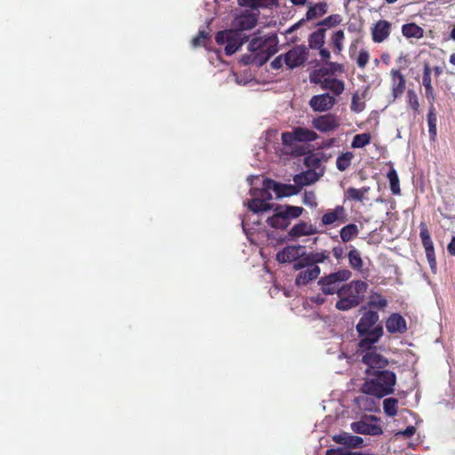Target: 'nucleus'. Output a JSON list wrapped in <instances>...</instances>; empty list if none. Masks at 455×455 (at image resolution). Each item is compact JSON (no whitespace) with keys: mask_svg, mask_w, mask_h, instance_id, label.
<instances>
[{"mask_svg":"<svg viewBox=\"0 0 455 455\" xmlns=\"http://www.w3.org/2000/svg\"><path fill=\"white\" fill-rule=\"evenodd\" d=\"M297 141L296 137L293 135V130L291 132H285L282 133V142L285 146H291Z\"/></svg>","mask_w":455,"mask_h":455,"instance_id":"5fc2aeb1","label":"nucleus"},{"mask_svg":"<svg viewBox=\"0 0 455 455\" xmlns=\"http://www.w3.org/2000/svg\"><path fill=\"white\" fill-rule=\"evenodd\" d=\"M302 202L307 206L315 207L317 205L315 194L313 191H305Z\"/></svg>","mask_w":455,"mask_h":455,"instance_id":"603ef678","label":"nucleus"},{"mask_svg":"<svg viewBox=\"0 0 455 455\" xmlns=\"http://www.w3.org/2000/svg\"><path fill=\"white\" fill-rule=\"evenodd\" d=\"M330 259V251L323 250L320 251L305 252V256L299 262L293 266L294 270H301L307 266H317V264L323 263Z\"/></svg>","mask_w":455,"mask_h":455,"instance_id":"4468645a","label":"nucleus"},{"mask_svg":"<svg viewBox=\"0 0 455 455\" xmlns=\"http://www.w3.org/2000/svg\"><path fill=\"white\" fill-rule=\"evenodd\" d=\"M318 179L319 176L315 171L308 170L306 172H302L299 174H296L293 177V181L296 184V186L299 188L300 191L303 187L315 183V181L318 180Z\"/></svg>","mask_w":455,"mask_h":455,"instance_id":"bb28decb","label":"nucleus"},{"mask_svg":"<svg viewBox=\"0 0 455 455\" xmlns=\"http://www.w3.org/2000/svg\"><path fill=\"white\" fill-rule=\"evenodd\" d=\"M306 249L302 245H288L276 254V260L280 263L293 262V266L305 256Z\"/></svg>","mask_w":455,"mask_h":455,"instance_id":"f8f14e48","label":"nucleus"},{"mask_svg":"<svg viewBox=\"0 0 455 455\" xmlns=\"http://www.w3.org/2000/svg\"><path fill=\"white\" fill-rule=\"evenodd\" d=\"M416 433V427L413 426L407 427L404 430L400 431L397 435H402L404 437H411Z\"/></svg>","mask_w":455,"mask_h":455,"instance_id":"13d9d810","label":"nucleus"},{"mask_svg":"<svg viewBox=\"0 0 455 455\" xmlns=\"http://www.w3.org/2000/svg\"><path fill=\"white\" fill-rule=\"evenodd\" d=\"M308 57V50L305 45H296L284 53V64L293 69L305 64Z\"/></svg>","mask_w":455,"mask_h":455,"instance_id":"1a4fd4ad","label":"nucleus"},{"mask_svg":"<svg viewBox=\"0 0 455 455\" xmlns=\"http://www.w3.org/2000/svg\"><path fill=\"white\" fill-rule=\"evenodd\" d=\"M209 35L204 30L199 31L197 36L193 39L192 44L194 47H198L205 44V41L208 39Z\"/></svg>","mask_w":455,"mask_h":455,"instance_id":"864d4df0","label":"nucleus"},{"mask_svg":"<svg viewBox=\"0 0 455 455\" xmlns=\"http://www.w3.org/2000/svg\"><path fill=\"white\" fill-rule=\"evenodd\" d=\"M317 50H319V55L321 57L322 60L326 61L327 60L330 59L331 52L329 50H327L326 48H323V46H322L321 48H318Z\"/></svg>","mask_w":455,"mask_h":455,"instance_id":"680f3d73","label":"nucleus"},{"mask_svg":"<svg viewBox=\"0 0 455 455\" xmlns=\"http://www.w3.org/2000/svg\"><path fill=\"white\" fill-rule=\"evenodd\" d=\"M271 191L273 190L267 188V179H265L263 180L262 189L259 191V198H252L248 202L247 206L249 210L254 213H259L267 212L269 210H273L275 204L267 202L272 199Z\"/></svg>","mask_w":455,"mask_h":455,"instance_id":"6e6552de","label":"nucleus"},{"mask_svg":"<svg viewBox=\"0 0 455 455\" xmlns=\"http://www.w3.org/2000/svg\"><path fill=\"white\" fill-rule=\"evenodd\" d=\"M312 125L317 131L325 133L337 129L340 125V121L338 116L329 113L314 118Z\"/></svg>","mask_w":455,"mask_h":455,"instance_id":"ddd939ff","label":"nucleus"},{"mask_svg":"<svg viewBox=\"0 0 455 455\" xmlns=\"http://www.w3.org/2000/svg\"><path fill=\"white\" fill-rule=\"evenodd\" d=\"M352 273L350 270L339 269L337 272L321 277L318 283L321 285L323 294L332 295L337 293L339 295V284L350 279Z\"/></svg>","mask_w":455,"mask_h":455,"instance_id":"39448f33","label":"nucleus"},{"mask_svg":"<svg viewBox=\"0 0 455 455\" xmlns=\"http://www.w3.org/2000/svg\"><path fill=\"white\" fill-rule=\"evenodd\" d=\"M347 259H348L349 266L353 269H355L356 271L362 270L363 262V259L361 257V253L357 249L352 248L347 253Z\"/></svg>","mask_w":455,"mask_h":455,"instance_id":"e433bc0d","label":"nucleus"},{"mask_svg":"<svg viewBox=\"0 0 455 455\" xmlns=\"http://www.w3.org/2000/svg\"><path fill=\"white\" fill-rule=\"evenodd\" d=\"M294 5H304L307 0H290Z\"/></svg>","mask_w":455,"mask_h":455,"instance_id":"774afa93","label":"nucleus"},{"mask_svg":"<svg viewBox=\"0 0 455 455\" xmlns=\"http://www.w3.org/2000/svg\"><path fill=\"white\" fill-rule=\"evenodd\" d=\"M358 227L354 223L346 225L339 231L340 238L344 243H347L355 239L358 235Z\"/></svg>","mask_w":455,"mask_h":455,"instance_id":"c9c22d12","label":"nucleus"},{"mask_svg":"<svg viewBox=\"0 0 455 455\" xmlns=\"http://www.w3.org/2000/svg\"><path fill=\"white\" fill-rule=\"evenodd\" d=\"M367 376L368 379L360 388L363 394L380 399L395 392L396 375L394 371L389 370L375 371Z\"/></svg>","mask_w":455,"mask_h":455,"instance_id":"f03ea898","label":"nucleus"},{"mask_svg":"<svg viewBox=\"0 0 455 455\" xmlns=\"http://www.w3.org/2000/svg\"><path fill=\"white\" fill-rule=\"evenodd\" d=\"M432 69L427 62L424 63L422 74V84L425 88V96L429 104L435 103V95L431 79Z\"/></svg>","mask_w":455,"mask_h":455,"instance_id":"4be33fe9","label":"nucleus"},{"mask_svg":"<svg viewBox=\"0 0 455 455\" xmlns=\"http://www.w3.org/2000/svg\"><path fill=\"white\" fill-rule=\"evenodd\" d=\"M387 177L389 180L390 184V189L394 195H400L401 194V188H400V181L399 177L396 172V171L391 167L388 171Z\"/></svg>","mask_w":455,"mask_h":455,"instance_id":"79ce46f5","label":"nucleus"},{"mask_svg":"<svg viewBox=\"0 0 455 455\" xmlns=\"http://www.w3.org/2000/svg\"><path fill=\"white\" fill-rule=\"evenodd\" d=\"M240 6L250 7L253 10L269 8L277 4V0H237Z\"/></svg>","mask_w":455,"mask_h":455,"instance_id":"7c9ffc66","label":"nucleus"},{"mask_svg":"<svg viewBox=\"0 0 455 455\" xmlns=\"http://www.w3.org/2000/svg\"><path fill=\"white\" fill-rule=\"evenodd\" d=\"M322 89L323 90H330L334 94L339 95L343 92L345 89L344 82L338 79V78H324L323 81Z\"/></svg>","mask_w":455,"mask_h":455,"instance_id":"2f4dec72","label":"nucleus"},{"mask_svg":"<svg viewBox=\"0 0 455 455\" xmlns=\"http://www.w3.org/2000/svg\"><path fill=\"white\" fill-rule=\"evenodd\" d=\"M389 59H390V56H389V54H388V53H383V54L381 55V60H382V61H383L384 63H386V64H388Z\"/></svg>","mask_w":455,"mask_h":455,"instance_id":"338daca9","label":"nucleus"},{"mask_svg":"<svg viewBox=\"0 0 455 455\" xmlns=\"http://www.w3.org/2000/svg\"><path fill=\"white\" fill-rule=\"evenodd\" d=\"M332 254L335 259L339 262L345 258V249L341 246H335L332 249Z\"/></svg>","mask_w":455,"mask_h":455,"instance_id":"6e6d98bb","label":"nucleus"},{"mask_svg":"<svg viewBox=\"0 0 455 455\" xmlns=\"http://www.w3.org/2000/svg\"><path fill=\"white\" fill-rule=\"evenodd\" d=\"M347 220V212L342 205H337L334 209L328 210L321 219L323 226H329L334 223H345Z\"/></svg>","mask_w":455,"mask_h":455,"instance_id":"a211bd4d","label":"nucleus"},{"mask_svg":"<svg viewBox=\"0 0 455 455\" xmlns=\"http://www.w3.org/2000/svg\"><path fill=\"white\" fill-rule=\"evenodd\" d=\"M433 71H434L435 76L436 77L440 76V75L443 73V69H442V68H440V67H435V68H433Z\"/></svg>","mask_w":455,"mask_h":455,"instance_id":"69168bd1","label":"nucleus"},{"mask_svg":"<svg viewBox=\"0 0 455 455\" xmlns=\"http://www.w3.org/2000/svg\"><path fill=\"white\" fill-rule=\"evenodd\" d=\"M339 299L336 302V308L342 311L349 310L358 306L357 299H351L346 296H339Z\"/></svg>","mask_w":455,"mask_h":455,"instance_id":"37998d69","label":"nucleus"},{"mask_svg":"<svg viewBox=\"0 0 455 455\" xmlns=\"http://www.w3.org/2000/svg\"><path fill=\"white\" fill-rule=\"evenodd\" d=\"M371 134L370 133H360L356 134L352 140L351 147L353 148H362L371 142Z\"/></svg>","mask_w":455,"mask_h":455,"instance_id":"a18cd8bd","label":"nucleus"},{"mask_svg":"<svg viewBox=\"0 0 455 455\" xmlns=\"http://www.w3.org/2000/svg\"><path fill=\"white\" fill-rule=\"evenodd\" d=\"M361 352L364 353L362 356V362L367 366L365 370L367 375H371L375 371L387 370L388 360L378 353L375 347L373 348L364 349V351Z\"/></svg>","mask_w":455,"mask_h":455,"instance_id":"0eeeda50","label":"nucleus"},{"mask_svg":"<svg viewBox=\"0 0 455 455\" xmlns=\"http://www.w3.org/2000/svg\"><path fill=\"white\" fill-rule=\"evenodd\" d=\"M326 455H350L347 454V451L342 448L338 449H329L326 451Z\"/></svg>","mask_w":455,"mask_h":455,"instance_id":"052dcab7","label":"nucleus"},{"mask_svg":"<svg viewBox=\"0 0 455 455\" xmlns=\"http://www.w3.org/2000/svg\"><path fill=\"white\" fill-rule=\"evenodd\" d=\"M274 214L267 219V223L273 228L285 229L291 220L300 217L305 211L303 207L289 204H275Z\"/></svg>","mask_w":455,"mask_h":455,"instance_id":"20e7f679","label":"nucleus"},{"mask_svg":"<svg viewBox=\"0 0 455 455\" xmlns=\"http://www.w3.org/2000/svg\"><path fill=\"white\" fill-rule=\"evenodd\" d=\"M327 4L318 3L313 6H310L306 13V19L307 20H314L317 17H321L327 12Z\"/></svg>","mask_w":455,"mask_h":455,"instance_id":"4c0bfd02","label":"nucleus"},{"mask_svg":"<svg viewBox=\"0 0 455 455\" xmlns=\"http://www.w3.org/2000/svg\"><path fill=\"white\" fill-rule=\"evenodd\" d=\"M448 252L451 256H455V236H453L447 246Z\"/></svg>","mask_w":455,"mask_h":455,"instance_id":"e2e57ef3","label":"nucleus"},{"mask_svg":"<svg viewBox=\"0 0 455 455\" xmlns=\"http://www.w3.org/2000/svg\"><path fill=\"white\" fill-rule=\"evenodd\" d=\"M369 307L384 309L387 306V300L379 292H372L369 297Z\"/></svg>","mask_w":455,"mask_h":455,"instance_id":"ea45409f","label":"nucleus"},{"mask_svg":"<svg viewBox=\"0 0 455 455\" xmlns=\"http://www.w3.org/2000/svg\"><path fill=\"white\" fill-rule=\"evenodd\" d=\"M215 40L218 44L226 45L225 52L228 56L236 52L244 43L242 34L233 29L218 32Z\"/></svg>","mask_w":455,"mask_h":455,"instance_id":"423d86ee","label":"nucleus"},{"mask_svg":"<svg viewBox=\"0 0 455 455\" xmlns=\"http://www.w3.org/2000/svg\"><path fill=\"white\" fill-rule=\"evenodd\" d=\"M267 188L272 189L277 198L291 196L299 193V188L296 184H282L268 178H267Z\"/></svg>","mask_w":455,"mask_h":455,"instance_id":"2eb2a0df","label":"nucleus"},{"mask_svg":"<svg viewBox=\"0 0 455 455\" xmlns=\"http://www.w3.org/2000/svg\"><path fill=\"white\" fill-rule=\"evenodd\" d=\"M284 64V53L277 56L272 62L271 68L273 69H279Z\"/></svg>","mask_w":455,"mask_h":455,"instance_id":"4d7b16f0","label":"nucleus"},{"mask_svg":"<svg viewBox=\"0 0 455 455\" xmlns=\"http://www.w3.org/2000/svg\"><path fill=\"white\" fill-rule=\"evenodd\" d=\"M437 117L436 111L435 108V103L429 104V109L427 113V124H428V132L431 140H435L437 136V128H436Z\"/></svg>","mask_w":455,"mask_h":455,"instance_id":"c756f323","label":"nucleus"},{"mask_svg":"<svg viewBox=\"0 0 455 455\" xmlns=\"http://www.w3.org/2000/svg\"><path fill=\"white\" fill-rule=\"evenodd\" d=\"M350 108L355 113H360L365 108V103L361 100L357 93H355L352 97Z\"/></svg>","mask_w":455,"mask_h":455,"instance_id":"8fccbe9b","label":"nucleus"},{"mask_svg":"<svg viewBox=\"0 0 455 455\" xmlns=\"http://www.w3.org/2000/svg\"><path fill=\"white\" fill-rule=\"evenodd\" d=\"M354 153L347 151L342 153L337 157L336 167L340 172H345L351 165L352 160L354 159Z\"/></svg>","mask_w":455,"mask_h":455,"instance_id":"58836bf2","label":"nucleus"},{"mask_svg":"<svg viewBox=\"0 0 455 455\" xmlns=\"http://www.w3.org/2000/svg\"><path fill=\"white\" fill-rule=\"evenodd\" d=\"M368 284L361 280L352 281L347 284L342 285L339 291V296H346L351 299H357L358 305L363 301Z\"/></svg>","mask_w":455,"mask_h":455,"instance_id":"9b49d317","label":"nucleus"},{"mask_svg":"<svg viewBox=\"0 0 455 455\" xmlns=\"http://www.w3.org/2000/svg\"><path fill=\"white\" fill-rule=\"evenodd\" d=\"M345 34L343 30H337L331 36V44L336 54H339L343 50V41Z\"/></svg>","mask_w":455,"mask_h":455,"instance_id":"c03bdc74","label":"nucleus"},{"mask_svg":"<svg viewBox=\"0 0 455 455\" xmlns=\"http://www.w3.org/2000/svg\"><path fill=\"white\" fill-rule=\"evenodd\" d=\"M342 21L339 14H331L318 23L320 26L335 27Z\"/></svg>","mask_w":455,"mask_h":455,"instance_id":"de8ad7c7","label":"nucleus"},{"mask_svg":"<svg viewBox=\"0 0 455 455\" xmlns=\"http://www.w3.org/2000/svg\"><path fill=\"white\" fill-rule=\"evenodd\" d=\"M419 237L421 239L422 246L425 249L426 257L428 261L429 267L433 272L436 270V259L435 253V247L430 233L427 225L423 222L419 225Z\"/></svg>","mask_w":455,"mask_h":455,"instance_id":"9d476101","label":"nucleus"},{"mask_svg":"<svg viewBox=\"0 0 455 455\" xmlns=\"http://www.w3.org/2000/svg\"><path fill=\"white\" fill-rule=\"evenodd\" d=\"M370 191L369 187H363L361 188H348L345 192V196L351 201L363 202L365 195Z\"/></svg>","mask_w":455,"mask_h":455,"instance_id":"f704fd0d","label":"nucleus"},{"mask_svg":"<svg viewBox=\"0 0 455 455\" xmlns=\"http://www.w3.org/2000/svg\"><path fill=\"white\" fill-rule=\"evenodd\" d=\"M379 321V315L376 311L368 310L363 314L355 326L359 338L358 351L373 348L383 336V326Z\"/></svg>","mask_w":455,"mask_h":455,"instance_id":"f257e3e1","label":"nucleus"},{"mask_svg":"<svg viewBox=\"0 0 455 455\" xmlns=\"http://www.w3.org/2000/svg\"><path fill=\"white\" fill-rule=\"evenodd\" d=\"M398 399L396 398H386L383 401L384 412L389 417H395L398 411Z\"/></svg>","mask_w":455,"mask_h":455,"instance_id":"a19ab883","label":"nucleus"},{"mask_svg":"<svg viewBox=\"0 0 455 455\" xmlns=\"http://www.w3.org/2000/svg\"><path fill=\"white\" fill-rule=\"evenodd\" d=\"M351 429L357 434L369 435H380L383 430L380 426L370 424L363 420L355 421L351 424Z\"/></svg>","mask_w":455,"mask_h":455,"instance_id":"5701e85b","label":"nucleus"},{"mask_svg":"<svg viewBox=\"0 0 455 455\" xmlns=\"http://www.w3.org/2000/svg\"><path fill=\"white\" fill-rule=\"evenodd\" d=\"M325 28H318L310 34L308 37V45L311 49L316 50L323 46L325 43Z\"/></svg>","mask_w":455,"mask_h":455,"instance_id":"72a5a7b5","label":"nucleus"},{"mask_svg":"<svg viewBox=\"0 0 455 455\" xmlns=\"http://www.w3.org/2000/svg\"><path fill=\"white\" fill-rule=\"evenodd\" d=\"M386 329L390 334H403L407 331V323L399 313H392L386 321Z\"/></svg>","mask_w":455,"mask_h":455,"instance_id":"dca6fc26","label":"nucleus"},{"mask_svg":"<svg viewBox=\"0 0 455 455\" xmlns=\"http://www.w3.org/2000/svg\"><path fill=\"white\" fill-rule=\"evenodd\" d=\"M391 23L386 20H378L371 28V37L374 43H382L391 33Z\"/></svg>","mask_w":455,"mask_h":455,"instance_id":"aec40b11","label":"nucleus"},{"mask_svg":"<svg viewBox=\"0 0 455 455\" xmlns=\"http://www.w3.org/2000/svg\"><path fill=\"white\" fill-rule=\"evenodd\" d=\"M369 395H362L357 396L355 399V403L356 405L363 411L375 412L379 411L378 402L375 400L376 398L369 397Z\"/></svg>","mask_w":455,"mask_h":455,"instance_id":"cd10ccee","label":"nucleus"},{"mask_svg":"<svg viewBox=\"0 0 455 455\" xmlns=\"http://www.w3.org/2000/svg\"><path fill=\"white\" fill-rule=\"evenodd\" d=\"M320 163V160L315 156H307L305 158V164L307 167H316Z\"/></svg>","mask_w":455,"mask_h":455,"instance_id":"bf43d9fd","label":"nucleus"},{"mask_svg":"<svg viewBox=\"0 0 455 455\" xmlns=\"http://www.w3.org/2000/svg\"><path fill=\"white\" fill-rule=\"evenodd\" d=\"M408 105L413 110L414 114H419V102L417 93L413 90L407 92Z\"/></svg>","mask_w":455,"mask_h":455,"instance_id":"49530a36","label":"nucleus"},{"mask_svg":"<svg viewBox=\"0 0 455 455\" xmlns=\"http://www.w3.org/2000/svg\"><path fill=\"white\" fill-rule=\"evenodd\" d=\"M252 53L251 62L259 66L265 64L276 51V36H265L252 38L248 45Z\"/></svg>","mask_w":455,"mask_h":455,"instance_id":"7ed1b4c3","label":"nucleus"},{"mask_svg":"<svg viewBox=\"0 0 455 455\" xmlns=\"http://www.w3.org/2000/svg\"><path fill=\"white\" fill-rule=\"evenodd\" d=\"M293 135L298 142H311L318 138L315 131L304 127L293 128Z\"/></svg>","mask_w":455,"mask_h":455,"instance_id":"c85d7f7f","label":"nucleus"},{"mask_svg":"<svg viewBox=\"0 0 455 455\" xmlns=\"http://www.w3.org/2000/svg\"><path fill=\"white\" fill-rule=\"evenodd\" d=\"M391 91L394 99L403 95L406 88V80L399 69H391Z\"/></svg>","mask_w":455,"mask_h":455,"instance_id":"412c9836","label":"nucleus"},{"mask_svg":"<svg viewBox=\"0 0 455 455\" xmlns=\"http://www.w3.org/2000/svg\"><path fill=\"white\" fill-rule=\"evenodd\" d=\"M306 269L301 270L296 276L295 283L298 286L306 285L309 282L316 279L320 273V267L318 266H307Z\"/></svg>","mask_w":455,"mask_h":455,"instance_id":"b1692460","label":"nucleus"},{"mask_svg":"<svg viewBox=\"0 0 455 455\" xmlns=\"http://www.w3.org/2000/svg\"><path fill=\"white\" fill-rule=\"evenodd\" d=\"M335 104V98L331 96L328 92L315 95L311 98L309 105L314 111L324 112L331 109Z\"/></svg>","mask_w":455,"mask_h":455,"instance_id":"6ab92c4d","label":"nucleus"},{"mask_svg":"<svg viewBox=\"0 0 455 455\" xmlns=\"http://www.w3.org/2000/svg\"><path fill=\"white\" fill-rule=\"evenodd\" d=\"M402 34L407 38H422L424 30L416 23H407L402 26Z\"/></svg>","mask_w":455,"mask_h":455,"instance_id":"473e14b6","label":"nucleus"},{"mask_svg":"<svg viewBox=\"0 0 455 455\" xmlns=\"http://www.w3.org/2000/svg\"><path fill=\"white\" fill-rule=\"evenodd\" d=\"M327 74H328V71L323 68L315 70L310 75V82L316 84H321V86H322L323 81L324 80V78H327L325 76Z\"/></svg>","mask_w":455,"mask_h":455,"instance_id":"09e8293b","label":"nucleus"},{"mask_svg":"<svg viewBox=\"0 0 455 455\" xmlns=\"http://www.w3.org/2000/svg\"><path fill=\"white\" fill-rule=\"evenodd\" d=\"M317 233V228L312 224H308L305 221H299L289 230L288 235L292 238H298L300 236L311 235Z\"/></svg>","mask_w":455,"mask_h":455,"instance_id":"393cba45","label":"nucleus"},{"mask_svg":"<svg viewBox=\"0 0 455 455\" xmlns=\"http://www.w3.org/2000/svg\"><path fill=\"white\" fill-rule=\"evenodd\" d=\"M304 22V20H301L300 21L297 22L296 24L292 25L288 30L287 33H291L294 30H296L299 26Z\"/></svg>","mask_w":455,"mask_h":455,"instance_id":"0e129e2a","label":"nucleus"},{"mask_svg":"<svg viewBox=\"0 0 455 455\" xmlns=\"http://www.w3.org/2000/svg\"><path fill=\"white\" fill-rule=\"evenodd\" d=\"M370 54L367 50L362 49L356 59V64L360 68H364L369 62Z\"/></svg>","mask_w":455,"mask_h":455,"instance_id":"3c124183","label":"nucleus"},{"mask_svg":"<svg viewBox=\"0 0 455 455\" xmlns=\"http://www.w3.org/2000/svg\"><path fill=\"white\" fill-rule=\"evenodd\" d=\"M332 439L336 443L343 444L348 448H358L363 444L362 437L346 432L333 435Z\"/></svg>","mask_w":455,"mask_h":455,"instance_id":"a878e982","label":"nucleus"},{"mask_svg":"<svg viewBox=\"0 0 455 455\" xmlns=\"http://www.w3.org/2000/svg\"><path fill=\"white\" fill-rule=\"evenodd\" d=\"M257 15L246 12L235 18L232 22V29L241 33L244 30H250L253 28L257 25Z\"/></svg>","mask_w":455,"mask_h":455,"instance_id":"f3484780","label":"nucleus"}]
</instances>
